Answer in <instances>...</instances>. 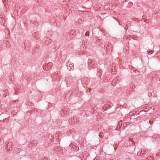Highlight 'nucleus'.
<instances>
[{
  "label": "nucleus",
  "instance_id": "f257e3e1",
  "mask_svg": "<svg viewBox=\"0 0 160 160\" xmlns=\"http://www.w3.org/2000/svg\"><path fill=\"white\" fill-rule=\"evenodd\" d=\"M8 143L7 144L8 147H9V148H10V146H12L11 143L9 142H7Z\"/></svg>",
  "mask_w": 160,
  "mask_h": 160
},
{
  "label": "nucleus",
  "instance_id": "f03ea898",
  "mask_svg": "<svg viewBox=\"0 0 160 160\" xmlns=\"http://www.w3.org/2000/svg\"><path fill=\"white\" fill-rule=\"evenodd\" d=\"M87 33H87V32L85 33V35H87Z\"/></svg>",
  "mask_w": 160,
  "mask_h": 160
}]
</instances>
